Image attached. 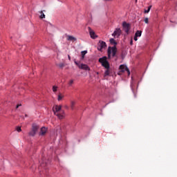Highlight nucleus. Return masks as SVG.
<instances>
[{
    "instance_id": "nucleus-15",
    "label": "nucleus",
    "mask_w": 177,
    "mask_h": 177,
    "mask_svg": "<svg viewBox=\"0 0 177 177\" xmlns=\"http://www.w3.org/2000/svg\"><path fill=\"white\" fill-rule=\"evenodd\" d=\"M64 97V95H63L62 93H59L58 95L57 100L60 102V100H62V99H63Z\"/></svg>"
},
{
    "instance_id": "nucleus-29",
    "label": "nucleus",
    "mask_w": 177,
    "mask_h": 177,
    "mask_svg": "<svg viewBox=\"0 0 177 177\" xmlns=\"http://www.w3.org/2000/svg\"><path fill=\"white\" fill-rule=\"evenodd\" d=\"M68 60H71V57L70 55H68Z\"/></svg>"
},
{
    "instance_id": "nucleus-17",
    "label": "nucleus",
    "mask_w": 177,
    "mask_h": 177,
    "mask_svg": "<svg viewBox=\"0 0 177 177\" xmlns=\"http://www.w3.org/2000/svg\"><path fill=\"white\" fill-rule=\"evenodd\" d=\"M142 35V31L140 30H138L136 34H135V36L136 37H140Z\"/></svg>"
},
{
    "instance_id": "nucleus-25",
    "label": "nucleus",
    "mask_w": 177,
    "mask_h": 177,
    "mask_svg": "<svg viewBox=\"0 0 177 177\" xmlns=\"http://www.w3.org/2000/svg\"><path fill=\"white\" fill-rule=\"evenodd\" d=\"M17 132H21V127H17Z\"/></svg>"
},
{
    "instance_id": "nucleus-11",
    "label": "nucleus",
    "mask_w": 177,
    "mask_h": 177,
    "mask_svg": "<svg viewBox=\"0 0 177 177\" xmlns=\"http://www.w3.org/2000/svg\"><path fill=\"white\" fill-rule=\"evenodd\" d=\"M67 40L68 41H72V42H74V41H77V38L73 37V36H67Z\"/></svg>"
},
{
    "instance_id": "nucleus-23",
    "label": "nucleus",
    "mask_w": 177,
    "mask_h": 177,
    "mask_svg": "<svg viewBox=\"0 0 177 177\" xmlns=\"http://www.w3.org/2000/svg\"><path fill=\"white\" fill-rule=\"evenodd\" d=\"M73 84H74V80H71L68 82L69 86H71V85H73Z\"/></svg>"
},
{
    "instance_id": "nucleus-31",
    "label": "nucleus",
    "mask_w": 177,
    "mask_h": 177,
    "mask_svg": "<svg viewBox=\"0 0 177 177\" xmlns=\"http://www.w3.org/2000/svg\"><path fill=\"white\" fill-rule=\"evenodd\" d=\"M75 64H77V66L78 65V63H77V62H75Z\"/></svg>"
},
{
    "instance_id": "nucleus-4",
    "label": "nucleus",
    "mask_w": 177,
    "mask_h": 177,
    "mask_svg": "<svg viewBox=\"0 0 177 177\" xmlns=\"http://www.w3.org/2000/svg\"><path fill=\"white\" fill-rule=\"evenodd\" d=\"M38 129H39V126L33 124L31 131L28 133L29 136H35L37 132H38Z\"/></svg>"
},
{
    "instance_id": "nucleus-8",
    "label": "nucleus",
    "mask_w": 177,
    "mask_h": 177,
    "mask_svg": "<svg viewBox=\"0 0 177 177\" xmlns=\"http://www.w3.org/2000/svg\"><path fill=\"white\" fill-rule=\"evenodd\" d=\"M88 30L90 34L91 38H92L93 39L97 38V35H96V33H95V31H93V30H92L91 27H88Z\"/></svg>"
},
{
    "instance_id": "nucleus-18",
    "label": "nucleus",
    "mask_w": 177,
    "mask_h": 177,
    "mask_svg": "<svg viewBox=\"0 0 177 177\" xmlns=\"http://www.w3.org/2000/svg\"><path fill=\"white\" fill-rule=\"evenodd\" d=\"M104 75L105 76L110 75V68H106L104 73Z\"/></svg>"
},
{
    "instance_id": "nucleus-32",
    "label": "nucleus",
    "mask_w": 177,
    "mask_h": 177,
    "mask_svg": "<svg viewBox=\"0 0 177 177\" xmlns=\"http://www.w3.org/2000/svg\"><path fill=\"white\" fill-rule=\"evenodd\" d=\"M131 45H132V41H131Z\"/></svg>"
},
{
    "instance_id": "nucleus-28",
    "label": "nucleus",
    "mask_w": 177,
    "mask_h": 177,
    "mask_svg": "<svg viewBox=\"0 0 177 177\" xmlns=\"http://www.w3.org/2000/svg\"><path fill=\"white\" fill-rule=\"evenodd\" d=\"M20 106H21V104L17 105L16 109H19V107H20Z\"/></svg>"
},
{
    "instance_id": "nucleus-27",
    "label": "nucleus",
    "mask_w": 177,
    "mask_h": 177,
    "mask_svg": "<svg viewBox=\"0 0 177 177\" xmlns=\"http://www.w3.org/2000/svg\"><path fill=\"white\" fill-rule=\"evenodd\" d=\"M134 41H138V37L137 36H134Z\"/></svg>"
},
{
    "instance_id": "nucleus-21",
    "label": "nucleus",
    "mask_w": 177,
    "mask_h": 177,
    "mask_svg": "<svg viewBox=\"0 0 177 177\" xmlns=\"http://www.w3.org/2000/svg\"><path fill=\"white\" fill-rule=\"evenodd\" d=\"M57 86H53V91L54 92V93H56V92H57Z\"/></svg>"
},
{
    "instance_id": "nucleus-1",
    "label": "nucleus",
    "mask_w": 177,
    "mask_h": 177,
    "mask_svg": "<svg viewBox=\"0 0 177 177\" xmlns=\"http://www.w3.org/2000/svg\"><path fill=\"white\" fill-rule=\"evenodd\" d=\"M53 111L55 115H57V117L59 120H63V118H64V115H65L64 111L62 110V106L55 105L53 108Z\"/></svg>"
},
{
    "instance_id": "nucleus-14",
    "label": "nucleus",
    "mask_w": 177,
    "mask_h": 177,
    "mask_svg": "<svg viewBox=\"0 0 177 177\" xmlns=\"http://www.w3.org/2000/svg\"><path fill=\"white\" fill-rule=\"evenodd\" d=\"M109 42L111 45H117V41L114 39H110Z\"/></svg>"
},
{
    "instance_id": "nucleus-26",
    "label": "nucleus",
    "mask_w": 177,
    "mask_h": 177,
    "mask_svg": "<svg viewBox=\"0 0 177 177\" xmlns=\"http://www.w3.org/2000/svg\"><path fill=\"white\" fill-rule=\"evenodd\" d=\"M100 45H106V42H104V41H100Z\"/></svg>"
},
{
    "instance_id": "nucleus-20",
    "label": "nucleus",
    "mask_w": 177,
    "mask_h": 177,
    "mask_svg": "<svg viewBox=\"0 0 177 177\" xmlns=\"http://www.w3.org/2000/svg\"><path fill=\"white\" fill-rule=\"evenodd\" d=\"M57 67H59V68H63V67H64V63H59V64H57Z\"/></svg>"
},
{
    "instance_id": "nucleus-2",
    "label": "nucleus",
    "mask_w": 177,
    "mask_h": 177,
    "mask_svg": "<svg viewBox=\"0 0 177 177\" xmlns=\"http://www.w3.org/2000/svg\"><path fill=\"white\" fill-rule=\"evenodd\" d=\"M99 62L101 63L102 66L104 67V68H110V64L107 61V57H102L99 59Z\"/></svg>"
},
{
    "instance_id": "nucleus-30",
    "label": "nucleus",
    "mask_w": 177,
    "mask_h": 177,
    "mask_svg": "<svg viewBox=\"0 0 177 177\" xmlns=\"http://www.w3.org/2000/svg\"><path fill=\"white\" fill-rule=\"evenodd\" d=\"M104 1H113V0H104Z\"/></svg>"
},
{
    "instance_id": "nucleus-16",
    "label": "nucleus",
    "mask_w": 177,
    "mask_h": 177,
    "mask_svg": "<svg viewBox=\"0 0 177 177\" xmlns=\"http://www.w3.org/2000/svg\"><path fill=\"white\" fill-rule=\"evenodd\" d=\"M75 106V102H74V101H71V109H72V110H74V107Z\"/></svg>"
},
{
    "instance_id": "nucleus-6",
    "label": "nucleus",
    "mask_w": 177,
    "mask_h": 177,
    "mask_svg": "<svg viewBox=\"0 0 177 177\" xmlns=\"http://www.w3.org/2000/svg\"><path fill=\"white\" fill-rule=\"evenodd\" d=\"M122 27H123V30H124V32L128 34V32H129V30H131V25L127 23L126 21H124L122 23Z\"/></svg>"
},
{
    "instance_id": "nucleus-10",
    "label": "nucleus",
    "mask_w": 177,
    "mask_h": 177,
    "mask_svg": "<svg viewBox=\"0 0 177 177\" xmlns=\"http://www.w3.org/2000/svg\"><path fill=\"white\" fill-rule=\"evenodd\" d=\"M46 132H48V129L46 127H41L39 135H41V136H44V135H45Z\"/></svg>"
},
{
    "instance_id": "nucleus-3",
    "label": "nucleus",
    "mask_w": 177,
    "mask_h": 177,
    "mask_svg": "<svg viewBox=\"0 0 177 177\" xmlns=\"http://www.w3.org/2000/svg\"><path fill=\"white\" fill-rule=\"evenodd\" d=\"M120 72L118 73V75H121V73H125V71L127 72L128 75H131V71H129V68L124 65L122 64L119 66Z\"/></svg>"
},
{
    "instance_id": "nucleus-33",
    "label": "nucleus",
    "mask_w": 177,
    "mask_h": 177,
    "mask_svg": "<svg viewBox=\"0 0 177 177\" xmlns=\"http://www.w3.org/2000/svg\"><path fill=\"white\" fill-rule=\"evenodd\" d=\"M26 115V117H27V115Z\"/></svg>"
},
{
    "instance_id": "nucleus-9",
    "label": "nucleus",
    "mask_w": 177,
    "mask_h": 177,
    "mask_svg": "<svg viewBox=\"0 0 177 177\" xmlns=\"http://www.w3.org/2000/svg\"><path fill=\"white\" fill-rule=\"evenodd\" d=\"M79 68H81L82 70H86L88 71L91 70V68H89V66H88V65L84 64H82L81 66H79Z\"/></svg>"
},
{
    "instance_id": "nucleus-12",
    "label": "nucleus",
    "mask_w": 177,
    "mask_h": 177,
    "mask_svg": "<svg viewBox=\"0 0 177 177\" xmlns=\"http://www.w3.org/2000/svg\"><path fill=\"white\" fill-rule=\"evenodd\" d=\"M106 46H107L106 45H100L97 47L98 50H100V52L103 51V48H106Z\"/></svg>"
},
{
    "instance_id": "nucleus-5",
    "label": "nucleus",
    "mask_w": 177,
    "mask_h": 177,
    "mask_svg": "<svg viewBox=\"0 0 177 177\" xmlns=\"http://www.w3.org/2000/svg\"><path fill=\"white\" fill-rule=\"evenodd\" d=\"M117 53V47L115 46H113V47L109 46L108 48V57H110V56L112 55L113 57L115 56V54Z\"/></svg>"
},
{
    "instance_id": "nucleus-13",
    "label": "nucleus",
    "mask_w": 177,
    "mask_h": 177,
    "mask_svg": "<svg viewBox=\"0 0 177 177\" xmlns=\"http://www.w3.org/2000/svg\"><path fill=\"white\" fill-rule=\"evenodd\" d=\"M88 53V50H83L81 52L82 59H84L85 55Z\"/></svg>"
},
{
    "instance_id": "nucleus-24",
    "label": "nucleus",
    "mask_w": 177,
    "mask_h": 177,
    "mask_svg": "<svg viewBox=\"0 0 177 177\" xmlns=\"http://www.w3.org/2000/svg\"><path fill=\"white\" fill-rule=\"evenodd\" d=\"M144 21H145V23H146V24H149V18H145L144 19Z\"/></svg>"
},
{
    "instance_id": "nucleus-7",
    "label": "nucleus",
    "mask_w": 177,
    "mask_h": 177,
    "mask_svg": "<svg viewBox=\"0 0 177 177\" xmlns=\"http://www.w3.org/2000/svg\"><path fill=\"white\" fill-rule=\"evenodd\" d=\"M120 35H121V29L120 28H117L115 29L112 36L114 37V38H118Z\"/></svg>"
},
{
    "instance_id": "nucleus-22",
    "label": "nucleus",
    "mask_w": 177,
    "mask_h": 177,
    "mask_svg": "<svg viewBox=\"0 0 177 177\" xmlns=\"http://www.w3.org/2000/svg\"><path fill=\"white\" fill-rule=\"evenodd\" d=\"M150 9H151V6H149L148 9L145 10V13H149V12H150Z\"/></svg>"
},
{
    "instance_id": "nucleus-19",
    "label": "nucleus",
    "mask_w": 177,
    "mask_h": 177,
    "mask_svg": "<svg viewBox=\"0 0 177 177\" xmlns=\"http://www.w3.org/2000/svg\"><path fill=\"white\" fill-rule=\"evenodd\" d=\"M39 13L41 14L39 16L40 19H45V14H44V11H40Z\"/></svg>"
}]
</instances>
